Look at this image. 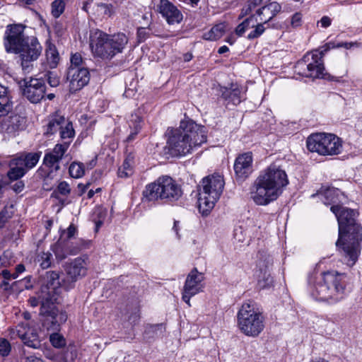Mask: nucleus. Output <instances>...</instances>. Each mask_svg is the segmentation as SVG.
<instances>
[{"label": "nucleus", "mask_w": 362, "mask_h": 362, "mask_svg": "<svg viewBox=\"0 0 362 362\" xmlns=\"http://www.w3.org/2000/svg\"><path fill=\"white\" fill-rule=\"evenodd\" d=\"M330 210L335 215L339 225L337 249L344 264L352 267L358 261L361 251L362 226L358 221V213L341 205H332Z\"/></svg>", "instance_id": "1"}, {"label": "nucleus", "mask_w": 362, "mask_h": 362, "mask_svg": "<svg viewBox=\"0 0 362 362\" xmlns=\"http://www.w3.org/2000/svg\"><path fill=\"white\" fill-rule=\"evenodd\" d=\"M350 279L346 273L328 270L320 274L316 281L308 279L309 291L313 298L330 304L340 302L350 292Z\"/></svg>", "instance_id": "2"}, {"label": "nucleus", "mask_w": 362, "mask_h": 362, "mask_svg": "<svg viewBox=\"0 0 362 362\" xmlns=\"http://www.w3.org/2000/svg\"><path fill=\"white\" fill-rule=\"evenodd\" d=\"M288 184L285 170L272 164L261 171L255 179L250 188V198L257 205H267L279 197Z\"/></svg>", "instance_id": "3"}, {"label": "nucleus", "mask_w": 362, "mask_h": 362, "mask_svg": "<svg viewBox=\"0 0 362 362\" xmlns=\"http://www.w3.org/2000/svg\"><path fill=\"white\" fill-rule=\"evenodd\" d=\"M206 138L204 126L189 118H185L181 120L179 127L170 131L166 146L172 156H184L205 143Z\"/></svg>", "instance_id": "4"}, {"label": "nucleus", "mask_w": 362, "mask_h": 362, "mask_svg": "<svg viewBox=\"0 0 362 362\" xmlns=\"http://www.w3.org/2000/svg\"><path fill=\"white\" fill-rule=\"evenodd\" d=\"M181 186L171 177L163 175L155 182L147 185L143 192V196L148 202L158 199L166 202L177 201L182 196Z\"/></svg>", "instance_id": "5"}, {"label": "nucleus", "mask_w": 362, "mask_h": 362, "mask_svg": "<svg viewBox=\"0 0 362 362\" xmlns=\"http://www.w3.org/2000/svg\"><path fill=\"white\" fill-rule=\"evenodd\" d=\"M224 187L221 175L214 174L202 179L199 185L198 206L203 215H207L218 200Z\"/></svg>", "instance_id": "6"}, {"label": "nucleus", "mask_w": 362, "mask_h": 362, "mask_svg": "<svg viewBox=\"0 0 362 362\" xmlns=\"http://www.w3.org/2000/svg\"><path fill=\"white\" fill-rule=\"evenodd\" d=\"M238 327L246 336L256 337L264 328V317L252 302L244 303L237 315Z\"/></svg>", "instance_id": "7"}, {"label": "nucleus", "mask_w": 362, "mask_h": 362, "mask_svg": "<svg viewBox=\"0 0 362 362\" xmlns=\"http://www.w3.org/2000/svg\"><path fill=\"white\" fill-rule=\"evenodd\" d=\"M307 148L322 156H335L342 151L341 139L333 134L315 133L307 139Z\"/></svg>", "instance_id": "8"}, {"label": "nucleus", "mask_w": 362, "mask_h": 362, "mask_svg": "<svg viewBox=\"0 0 362 362\" xmlns=\"http://www.w3.org/2000/svg\"><path fill=\"white\" fill-rule=\"evenodd\" d=\"M43 294L41 300L40 315L45 317L43 326L50 331L59 329V325L66 321L67 316L65 313L59 312L54 305L56 298L54 293L50 296L47 293Z\"/></svg>", "instance_id": "9"}, {"label": "nucleus", "mask_w": 362, "mask_h": 362, "mask_svg": "<svg viewBox=\"0 0 362 362\" xmlns=\"http://www.w3.org/2000/svg\"><path fill=\"white\" fill-rule=\"evenodd\" d=\"M322 58L323 52L308 53L298 62L296 69L300 74L305 77L324 78L325 74Z\"/></svg>", "instance_id": "10"}, {"label": "nucleus", "mask_w": 362, "mask_h": 362, "mask_svg": "<svg viewBox=\"0 0 362 362\" xmlns=\"http://www.w3.org/2000/svg\"><path fill=\"white\" fill-rule=\"evenodd\" d=\"M87 259L76 257L64 265L66 277L63 280V286L66 290L74 287L75 283L86 275L88 270Z\"/></svg>", "instance_id": "11"}, {"label": "nucleus", "mask_w": 362, "mask_h": 362, "mask_svg": "<svg viewBox=\"0 0 362 362\" xmlns=\"http://www.w3.org/2000/svg\"><path fill=\"white\" fill-rule=\"evenodd\" d=\"M110 35L96 30L90 35V47L92 52L105 60L112 58V48Z\"/></svg>", "instance_id": "12"}, {"label": "nucleus", "mask_w": 362, "mask_h": 362, "mask_svg": "<svg viewBox=\"0 0 362 362\" xmlns=\"http://www.w3.org/2000/svg\"><path fill=\"white\" fill-rule=\"evenodd\" d=\"M58 131L59 132L61 139L63 140L72 139L75 135L72 123L67 121L64 116L55 113L48 117L45 134L52 135Z\"/></svg>", "instance_id": "13"}, {"label": "nucleus", "mask_w": 362, "mask_h": 362, "mask_svg": "<svg viewBox=\"0 0 362 362\" xmlns=\"http://www.w3.org/2000/svg\"><path fill=\"white\" fill-rule=\"evenodd\" d=\"M24 29L25 26L21 24L7 26L5 33V47L7 52L18 53L22 49L24 43L29 37L25 35Z\"/></svg>", "instance_id": "14"}, {"label": "nucleus", "mask_w": 362, "mask_h": 362, "mask_svg": "<svg viewBox=\"0 0 362 362\" xmlns=\"http://www.w3.org/2000/svg\"><path fill=\"white\" fill-rule=\"evenodd\" d=\"M42 51V47L37 39L34 36L28 37L22 49L18 52L20 54L23 69L29 71L33 66L32 62L38 59Z\"/></svg>", "instance_id": "15"}, {"label": "nucleus", "mask_w": 362, "mask_h": 362, "mask_svg": "<svg viewBox=\"0 0 362 362\" xmlns=\"http://www.w3.org/2000/svg\"><path fill=\"white\" fill-rule=\"evenodd\" d=\"M23 95L31 103H37L45 97V85L40 78H30L21 82Z\"/></svg>", "instance_id": "16"}, {"label": "nucleus", "mask_w": 362, "mask_h": 362, "mask_svg": "<svg viewBox=\"0 0 362 362\" xmlns=\"http://www.w3.org/2000/svg\"><path fill=\"white\" fill-rule=\"evenodd\" d=\"M204 276L194 268L187 275L182 292V300L191 306L190 298L202 291Z\"/></svg>", "instance_id": "17"}, {"label": "nucleus", "mask_w": 362, "mask_h": 362, "mask_svg": "<svg viewBox=\"0 0 362 362\" xmlns=\"http://www.w3.org/2000/svg\"><path fill=\"white\" fill-rule=\"evenodd\" d=\"M68 78H70V91L75 93L88 84L90 74L88 70L83 67H69Z\"/></svg>", "instance_id": "18"}, {"label": "nucleus", "mask_w": 362, "mask_h": 362, "mask_svg": "<svg viewBox=\"0 0 362 362\" xmlns=\"http://www.w3.org/2000/svg\"><path fill=\"white\" fill-rule=\"evenodd\" d=\"M64 242L62 236L61 238L51 247V250L54 254L56 259L59 261L64 259L68 255H76L88 245L84 240H79L76 243V245H69L67 248H65Z\"/></svg>", "instance_id": "19"}, {"label": "nucleus", "mask_w": 362, "mask_h": 362, "mask_svg": "<svg viewBox=\"0 0 362 362\" xmlns=\"http://www.w3.org/2000/svg\"><path fill=\"white\" fill-rule=\"evenodd\" d=\"M72 139H67L62 144H57L53 150L47 153L44 157V164L55 170L59 169V161L62 159L64 153L68 150Z\"/></svg>", "instance_id": "20"}, {"label": "nucleus", "mask_w": 362, "mask_h": 362, "mask_svg": "<svg viewBox=\"0 0 362 362\" xmlns=\"http://www.w3.org/2000/svg\"><path fill=\"white\" fill-rule=\"evenodd\" d=\"M3 117L0 122V130L4 133L15 136L18 132L23 130L25 127V117L20 115L12 114Z\"/></svg>", "instance_id": "21"}, {"label": "nucleus", "mask_w": 362, "mask_h": 362, "mask_svg": "<svg viewBox=\"0 0 362 362\" xmlns=\"http://www.w3.org/2000/svg\"><path fill=\"white\" fill-rule=\"evenodd\" d=\"M252 153L246 152L240 154L234 163V171L237 178L245 180L252 173Z\"/></svg>", "instance_id": "22"}, {"label": "nucleus", "mask_w": 362, "mask_h": 362, "mask_svg": "<svg viewBox=\"0 0 362 362\" xmlns=\"http://www.w3.org/2000/svg\"><path fill=\"white\" fill-rule=\"evenodd\" d=\"M158 8L159 13L166 20L168 24L179 23L182 21V13L168 0H160Z\"/></svg>", "instance_id": "23"}, {"label": "nucleus", "mask_w": 362, "mask_h": 362, "mask_svg": "<svg viewBox=\"0 0 362 362\" xmlns=\"http://www.w3.org/2000/svg\"><path fill=\"white\" fill-rule=\"evenodd\" d=\"M245 92L243 87L233 83L230 87L221 86L219 88L221 97L228 103H231L235 105L241 103Z\"/></svg>", "instance_id": "24"}, {"label": "nucleus", "mask_w": 362, "mask_h": 362, "mask_svg": "<svg viewBox=\"0 0 362 362\" xmlns=\"http://www.w3.org/2000/svg\"><path fill=\"white\" fill-rule=\"evenodd\" d=\"M42 293H47L49 296L54 293L56 289L61 285L59 274L54 271L46 272L41 276Z\"/></svg>", "instance_id": "25"}, {"label": "nucleus", "mask_w": 362, "mask_h": 362, "mask_svg": "<svg viewBox=\"0 0 362 362\" xmlns=\"http://www.w3.org/2000/svg\"><path fill=\"white\" fill-rule=\"evenodd\" d=\"M42 155L41 151L37 152H23L13 158V164L22 165L27 170L34 168L38 163Z\"/></svg>", "instance_id": "26"}, {"label": "nucleus", "mask_w": 362, "mask_h": 362, "mask_svg": "<svg viewBox=\"0 0 362 362\" xmlns=\"http://www.w3.org/2000/svg\"><path fill=\"white\" fill-rule=\"evenodd\" d=\"M281 6L277 2L270 4L262 7L257 11L260 22L270 27V22L274 17L281 11Z\"/></svg>", "instance_id": "27"}, {"label": "nucleus", "mask_w": 362, "mask_h": 362, "mask_svg": "<svg viewBox=\"0 0 362 362\" xmlns=\"http://www.w3.org/2000/svg\"><path fill=\"white\" fill-rule=\"evenodd\" d=\"M341 194V191L339 189L334 187H327L325 189H323V187L317 192L316 194H312V197H318L321 199V201L325 205H329L337 203L339 201V196Z\"/></svg>", "instance_id": "28"}, {"label": "nucleus", "mask_w": 362, "mask_h": 362, "mask_svg": "<svg viewBox=\"0 0 362 362\" xmlns=\"http://www.w3.org/2000/svg\"><path fill=\"white\" fill-rule=\"evenodd\" d=\"M111 45L112 48V57L118 53H121L127 44L128 43V37L124 33H119L112 35H110Z\"/></svg>", "instance_id": "29"}, {"label": "nucleus", "mask_w": 362, "mask_h": 362, "mask_svg": "<svg viewBox=\"0 0 362 362\" xmlns=\"http://www.w3.org/2000/svg\"><path fill=\"white\" fill-rule=\"evenodd\" d=\"M226 30V25L224 23H218L214 25L211 29L205 33L203 35L204 39L206 40H217L220 39Z\"/></svg>", "instance_id": "30"}, {"label": "nucleus", "mask_w": 362, "mask_h": 362, "mask_svg": "<svg viewBox=\"0 0 362 362\" xmlns=\"http://www.w3.org/2000/svg\"><path fill=\"white\" fill-rule=\"evenodd\" d=\"M35 262L42 269H47L52 264V254L50 252H40L36 255Z\"/></svg>", "instance_id": "31"}, {"label": "nucleus", "mask_w": 362, "mask_h": 362, "mask_svg": "<svg viewBox=\"0 0 362 362\" xmlns=\"http://www.w3.org/2000/svg\"><path fill=\"white\" fill-rule=\"evenodd\" d=\"M28 335H26L25 338H23V342L25 345L33 348L37 349L40 346V340L39 339L37 332L33 329H28Z\"/></svg>", "instance_id": "32"}, {"label": "nucleus", "mask_w": 362, "mask_h": 362, "mask_svg": "<svg viewBox=\"0 0 362 362\" xmlns=\"http://www.w3.org/2000/svg\"><path fill=\"white\" fill-rule=\"evenodd\" d=\"M28 329L24 324H19L15 328L8 329V335L11 339L20 338L23 341L26 335H28Z\"/></svg>", "instance_id": "33"}, {"label": "nucleus", "mask_w": 362, "mask_h": 362, "mask_svg": "<svg viewBox=\"0 0 362 362\" xmlns=\"http://www.w3.org/2000/svg\"><path fill=\"white\" fill-rule=\"evenodd\" d=\"M11 169L8 172V177L11 180H17L22 177L26 173V170L22 165L13 164V159L10 162Z\"/></svg>", "instance_id": "34"}, {"label": "nucleus", "mask_w": 362, "mask_h": 362, "mask_svg": "<svg viewBox=\"0 0 362 362\" xmlns=\"http://www.w3.org/2000/svg\"><path fill=\"white\" fill-rule=\"evenodd\" d=\"M69 175L74 178H80L85 174L83 163L81 162H73L69 168Z\"/></svg>", "instance_id": "35"}, {"label": "nucleus", "mask_w": 362, "mask_h": 362, "mask_svg": "<svg viewBox=\"0 0 362 362\" xmlns=\"http://www.w3.org/2000/svg\"><path fill=\"white\" fill-rule=\"evenodd\" d=\"M46 56L50 68H55L59 61V54L54 47L46 50Z\"/></svg>", "instance_id": "36"}, {"label": "nucleus", "mask_w": 362, "mask_h": 362, "mask_svg": "<svg viewBox=\"0 0 362 362\" xmlns=\"http://www.w3.org/2000/svg\"><path fill=\"white\" fill-rule=\"evenodd\" d=\"M272 284L273 278L268 272L264 271L259 276L257 285L259 288L264 289L269 288L272 286Z\"/></svg>", "instance_id": "37"}, {"label": "nucleus", "mask_w": 362, "mask_h": 362, "mask_svg": "<svg viewBox=\"0 0 362 362\" xmlns=\"http://www.w3.org/2000/svg\"><path fill=\"white\" fill-rule=\"evenodd\" d=\"M267 25L264 24L263 23H255V27L253 28V30L247 35V39L249 40H253L255 38L259 37L261 36L265 30L268 28Z\"/></svg>", "instance_id": "38"}, {"label": "nucleus", "mask_w": 362, "mask_h": 362, "mask_svg": "<svg viewBox=\"0 0 362 362\" xmlns=\"http://www.w3.org/2000/svg\"><path fill=\"white\" fill-rule=\"evenodd\" d=\"M13 214V205L6 206L0 211V229L4 226L5 223L12 217Z\"/></svg>", "instance_id": "39"}, {"label": "nucleus", "mask_w": 362, "mask_h": 362, "mask_svg": "<svg viewBox=\"0 0 362 362\" xmlns=\"http://www.w3.org/2000/svg\"><path fill=\"white\" fill-rule=\"evenodd\" d=\"M13 108V102L11 98H4L0 100V118L8 115Z\"/></svg>", "instance_id": "40"}, {"label": "nucleus", "mask_w": 362, "mask_h": 362, "mask_svg": "<svg viewBox=\"0 0 362 362\" xmlns=\"http://www.w3.org/2000/svg\"><path fill=\"white\" fill-rule=\"evenodd\" d=\"M142 119L138 113L132 114L129 118V127L135 129V134H138L142 127Z\"/></svg>", "instance_id": "41"}, {"label": "nucleus", "mask_w": 362, "mask_h": 362, "mask_svg": "<svg viewBox=\"0 0 362 362\" xmlns=\"http://www.w3.org/2000/svg\"><path fill=\"white\" fill-rule=\"evenodd\" d=\"M65 4L62 0H55L52 3V14L58 18L64 12Z\"/></svg>", "instance_id": "42"}, {"label": "nucleus", "mask_w": 362, "mask_h": 362, "mask_svg": "<svg viewBox=\"0 0 362 362\" xmlns=\"http://www.w3.org/2000/svg\"><path fill=\"white\" fill-rule=\"evenodd\" d=\"M49 341L55 348H62L66 345V340L63 336L58 333H52L50 334Z\"/></svg>", "instance_id": "43"}, {"label": "nucleus", "mask_w": 362, "mask_h": 362, "mask_svg": "<svg viewBox=\"0 0 362 362\" xmlns=\"http://www.w3.org/2000/svg\"><path fill=\"white\" fill-rule=\"evenodd\" d=\"M45 78L51 87H57L59 85V76L55 71H48L45 75Z\"/></svg>", "instance_id": "44"}, {"label": "nucleus", "mask_w": 362, "mask_h": 362, "mask_svg": "<svg viewBox=\"0 0 362 362\" xmlns=\"http://www.w3.org/2000/svg\"><path fill=\"white\" fill-rule=\"evenodd\" d=\"M70 192L71 188L69 187V185L66 182L62 181L59 183L57 189L52 193V196L57 197V193H59L62 195L66 196L69 194Z\"/></svg>", "instance_id": "45"}, {"label": "nucleus", "mask_w": 362, "mask_h": 362, "mask_svg": "<svg viewBox=\"0 0 362 362\" xmlns=\"http://www.w3.org/2000/svg\"><path fill=\"white\" fill-rule=\"evenodd\" d=\"M11 351L10 342L5 338L0 339V355L3 357L8 356Z\"/></svg>", "instance_id": "46"}, {"label": "nucleus", "mask_w": 362, "mask_h": 362, "mask_svg": "<svg viewBox=\"0 0 362 362\" xmlns=\"http://www.w3.org/2000/svg\"><path fill=\"white\" fill-rule=\"evenodd\" d=\"M77 233V228L74 224H71L66 230L63 231L62 240H69Z\"/></svg>", "instance_id": "47"}, {"label": "nucleus", "mask_w": 362, "mask_h": 362, "mask_svg": "<svg viewBox=\"0 0 362 362\" xmlns=\"http://www.w3.org/2000/svg\"><path fill=\"white\" fill-rule=\"evenodd\" d=\"M83 63V59L79 53H75L71 57V66L79 67Z\"/></svg>", "instance_id": "48"}, {"label": "nucleus", "mask_w": 362, "mask_h": 362, "mask_svg": "<svg viewBox=\"0 0 362 362\" xmlns=\"http://www.w3.org/2000/svg\"><path fill=\"white\" fill-rule=\"evenodd\" d=\"M150 35L149 32L146 28H139L137 30V37L139 42H144Z\"/></svg>", "instance_id": "49"}, {"label": "nucleus", "mask_w": 362, "mask_h": 362, "mask_svg": "<svg viewBox=\"0 0 362 362\" xmlns=\"http://www.w3.org/2000/svg\"><path fill=\"white\" fill-rule=\"evenodd\" d=\"M1 274L3 276L4 281H3V284L5 286H7L8 283L6 281L8 280H10L11 279H16L18 278V274H11L10 272L7 269H3L1 272Z\"/></svg>", "instance_id": "50"}, {"label": "nucleus", "mask_w": 362, "mask_h": 362, "mask_svg": "<svg viewBox=\"0 0 362 362\" xmlns=\"http://www.w3.org/2000/svg\"><path fill=\"white\" fill-rule=\"evenodd\" d=\"M302 15L300 13H296L291 18V25L293 27H298L301 25Z\"/></svg>", "instance_id": "51"}, {"label": "nucleus", "mask_w": 362, "mask_h": 362, "mask_svg": "<svg viewBox=\"0 0 362 362\" xmlns=\"http://www.w3.org/2000/svg\"><path fill=\"white\" fill-rule=\"evenodd\" d=\"M242 23H245L244 27L245 28V30H247L248 29L253 28L255 27V23H256V20H255L253 16H250V17L246 18L245 21H243L242 22Z\"/></svg>", "instance_id": "52"}, {"label": "nucleus", "mask_w": 362, "mask_h": 362, "mask_svg": "<svg viewBox=\"0 0 362 362\" xmlns=\"http://www.w3.org/2000/svg\"><path fill=\"white\" fill-rule=\"evenodd\" d=\"M4 98H11L9 94V90L7 86L2 85L0 83V100Z\"/></svg>", "instance_id": "53"}, {"label": "nucleus", "mask_w": 362, "mask_h": 362, "mask_svg": "<svg viewBox=\"0 0 362 362\" xmlns=\"http://www.w3.org/2000/svg\"><path fill=\"white\" fill-rule=\"evenodd\" d=\"M11 188L16 193L21 192L24 189V183L22 181H17L11 186Z\"/></svg>", "instance_id": "54"}, {"label": "nucleus", "mask_w": 362, "mask_h": 362, "mask_svg": "<svg viewBox=\"0 0 362 362\" xmlns=\"http://www.w3.org/2000/svg\"><path fill=\"white\" fill-rule=\"evenodd\" d=\"M354 46H358V43L355 42H340V43H337L336 47H344V48H346L347 49H351V47H354Z\"/></svg>", "instance_id": "55"}, {"label": "nucleus", "mask_w": 362, "mask_h": 362, "mask_svg": "<svg viewBox=\"0 0 362 362\" xmlns=\"http://www.w3.org/2000/svg\"><path fill=\"white\" fill-rule=\"evenodd\" d=\"M332 20L328 16H323L320 21V23L321 24V26L323 28H327L331 25Z\"/></svg>", "instance_id": "56"}, {"label": "nucleus", "mask_w": 362, "mask_h": 362, "mask_svg": "<svg viewBox=\"0 0 362 362\" xmlns=\"http://www.w3.org/2000/svg\"><path fill=\"white\" fill-rule=\"evenodd\" d=\"M132 173V170H124L123 168H120L118 170V175L121 177H127Z\"/></svg>", "instance_id": "57"}, {"label": "nucleus", "mask_w": 362, "mask_h": 362, "mask_svg": "<svg viewBox=\"0 0 362 362\" xmlns=\"http://www.w3.org/2000/svg\"><path fill=\"white\" fill-rule=\"evenodd\" d=\"M245 25V23H240L239 24L237 28H235V33L238 35V36H242L245 32L246 31L245 30V28L244 27Z\"/></svg>", "instance_id": "58"}, {"label": "nucleus", "mask_w": 362, "mask_h": 362, "mask_svg": "<svg viewBox=\"0 0 362 362\" xmlns=\"http://www.w3.org/2000/svg\"><path fill=\"white\" fill-rule=\"evenodd\" d=\"M253 8H254L247 2V4L245 5L242 10V16L249 14Z\"/></svg>", "instance_id": "59"}, {"label": "nucleus", "mask_w": 362, "mask_h": 362, "mask_svg": "<svg viewBox=\"0 0 362 362\" xmlns=\"http://www.w3.org/2000/svg\"><path fill=\"white\" fill-rule=\"evenodd\" d=\"M336 45L337 44H335V42H329L326 44V48H325V49L322 50L321 52H323L324 54L325 52L328 51L330 49L338 48L337 47H336Z\"/></svg>", "instance_id": "60"}, {"label": "nucleus", "mask_w": 362, "mask_h": 362, "mask_svg": "<svg viewBox=\"0 0 362 362\" xmlns=\"http://www.w3.org/2000/svg\"><path fill=\"white\" fill-rule=\"evenodd\" d=\"M25 362H43L40 358L34 356H28L25 358Z\"/></svg>", "instance_id": "61"}, {"label": "nucleus", "mask_w": 362, "mask_h": 362, "mask_svg": "<svg viewBox=\"0 0 362 362\" xmlns=\"http://www.w3.org/2000/svg\"><path fill=\"white\" fill-rule=\"evenodd\" d=\"M25 266L23 264H19L16 267V272L14 274H19L25 271Z\"/></svg>", "instance_id": "62"}, {"label": "nucleus", "mask_w": 362, "mask_h": 362, "mask_svg": "<svg viewBox=\"0 0 362 362\" xmlns=\"http://www.w3.org/2000/svg\"><path fill=\"white\" fill-rule=\"evenodd\" d=\"M124 170H132V167H131V164H130V162L128 159H126L124 163H123V165H122V167Z\"/></svg>", "instance_id": "63"}, {"label": "nucleus", "mask_w": 362, "mask_h": 362, "mask_svg": "<svg viewBox=\"0 0 362 362\" xmlns=\"http://www.w3.org/2000/svg\"><path fill=\"white\" fill-rule=\"evenodd\" d=\"M310 362H329L328 361L325 360L323 358L321 357H317L315 358H313L310 360Z\"/></svg>", "instance_id": "64"}]
</instances>
